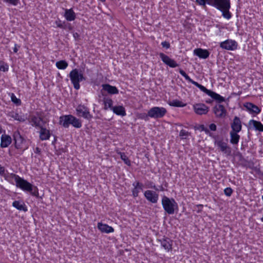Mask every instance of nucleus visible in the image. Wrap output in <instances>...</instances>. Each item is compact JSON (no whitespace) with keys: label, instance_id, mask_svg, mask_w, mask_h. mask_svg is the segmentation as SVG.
I'll return each instance as SVG.
<instances>
[{"label":"nucleus","instance_id":"nucleus-1","mask_svg":"<svg viewBox=\"0 0 263 263\" xmlns=\"http://www.w3.org/2000/svg\"><path fill=\"white\" fill-rule=\"evenodd\" d=\"M179 73L182 76L186 81L188 82L191 83L196 87H197L198 88L200 89V90L204 93H205L206 95H208L209 96L211 97L212 99L215 100L216 102H217L218 103H220L221 102H223L225 101L224 98L221 96L220 95L216 93L215 92H214L211 90H209L207 88H206L203 85L199 84L198 82L194 81L192 79L190 78V77L185 73V72L182 69H179Z\"/></svg>","mask_w":263,"mask_h":263},{"label":"nucleus","instance_id":"nucleus-2","mask_svg":"<svg viewBox=\"0 0 263 263\" xmlns=\"http://www.w3.org/2000/svg\"><path fill=\"white\" fill-rule=\"evenodd\" d=\"M212 6L222 12V15L227 20L231 18L232 15L230 12L231 3L230 0H211L210 2Z\"/></svg>","mask_w":263,"mask_h":263},{"label":"nucleus","instance_id":"nucleus-3","mask_svg":"<svg viewBox=\"0 0 263 263\" xmlns=\"http://www.w3.org/2000/svg\"><path fill=\"white\" fill-rule=\"evenodd\" d=\"M59 124L65 128H68L71 125L75 128H80L82 125L81 120L71 115L61 116Z\"/></svg>","mask_w":263,"mask_h":263},{"label":"nucleus","instance_id":"nucleus-4","mask_svg":"<svg viewBox=\"0 0 263 263\" xmlns=\"http://www.w3.org/2000/svg\"><path fill=\"white\" fill-rule=\"evenodd\" d=\"M16 186L24 191L29 192L33 196L36 197L39 196L37 187L20 177L16 184Z\"/></svg>","mask_w":263,"mask_h":263},{"label":"nucleus","instance_id":"nucleus-5","mask_svg":"<svg viewBox=\"0 0 263 263\" xmlns=\"http://www.w3.org/2000/svg\"><path fill=\"white\" fill-rule=\"evenodd\" d=\"M69 77L74 88L76 90H79L80 88V82L86 80L83 73L81 71L80 72L79 69L77 68L72 69L70 72Z\"/></svg>","mask_w":263,"mask_h":263},{"label":"nucleus","instance_id":"nucleus-6","mask_svg":"<svg viewBox=\"0 0 263 263\" xmlns=\"http://www.w3.org/2000/svg\"><path fill=\"white\" fill-rule=\"evenodd\" d=\"M162 205L164 211L168 214H173L175 209L178 208L177 203L174 198L164 196L162 199Z\"/></svg>","mask_w":263,"mask_h":263},{"label":"nucleus","instance_id":"nucleus-7","mask_svg":"<svg viewBox=\"0 0 263 263\" xmlns=\"http://www.w3.org/2000/svg\"><path fill=\"white\" fill-rule=\"evenodd\" d=\"M212 138L214 139V144L218 147V149L227 156L232 154L231 148L228 144L223 141L222 139H219L217 136H213Z\"/></svg>","mask_w":263,"mask_h":263},{"label":"nucleus","instance_id":"nucleus-8","mask_svg":"<svg viewBox=\"0 0 263 263\" xmlns=\"http://www.w3.org/2000/svg\"><path fill=\"white\" fill-rule=\"evenodd\" d=\"M13 137L14 141V146L16 149H20L24 151L28 148V146L26 144V140L21 135L18 131H15L13 133Z\"/></svg>","mask_w":263,"mask_h":263},{"label":"nucleus","instance_id":"nucleus-9","mask_svg":"<svg viewBox=\"0 0 263 263\" xmlns=\"http://www.w3.org/2000/svg\"><path fill=\"white\" fill-rule=\"evenodd\" d=\"M167 112L166 109L163 107H153L148 110L149 117L159 119L163 117Z\"/></svg>","mask_w":263,"mask_h":263},{"label":"nucleus","instance_id":"nucleus-10","mask_svg":"<svg viewBox=\"0 0 263 263\" xmlns=\"http://www.w3.org/2000/svg\"><path fill=\"white\" fill-rule=\"evenodd\" d=\"M77 115L87 120H90L92 116L90 114L89 109L83 105H79L76 108Z\"/></svg>","mask_w":263,"mask_h":263},{"label":"nucleus","instance_id":"nucleus-11","mask_svg":"<svg viewBox=\"0 0 263 263\" xmlns=\"http://www.w3.org/2000/svg\"><path fill=\"white\" fill-rule=\"evenodd\" d=\"M238 46L237 43L232 40H227L220 43V47L223 49L227 50H235Z\"/></svg>","mask_w":263,"mask_h":263},{"label":"nucleus","instance_id":"nucleus-12","mask_svg":"<svg viewBox=\"0 0 263 263\" xmlns=\"http://www.w3.org/2000/svg\"><path fill=\"white\" fill-rule=\"evenodd\" d=\"M213 112L216 117L224 118L227 116V111L223 105L221 104L216 105L213 108Z\"/></svg>","mask_w":263,"mask_h":263},{"label":"nucleus","instance_id":"nucleus-13","mask_svg":"<svg viewBox=\"0 0 263 263\" xmlns=\"http://www.w3.org/2000/svg\"><path fill=\"white\" fill-rule=\"evenodd\" d=\"M193 109L195 112L199 115H206L209 110V107L203 103L195 104Z\"/></svg>","mask_w":263,"mask_h":263},{"label":"nucleus","instance_id":"nucleus-14","mask_svg":"<svg viewBox=\"0 0 263 263\" xmlns=\"http://www.w3.org/2000/svg\"><path fill=\"white\" fill-rule=\"evenodd\" d=\"M144 196L148 201L153 203H157L159 199L158 194L151 190L145 191Z\"/></svg>","mask_w":263,"mask_h":263},{"label":"nucleus","instance_id":"nucleus-15","mask_svg":"<svg viewBox=\"0 0 263 263\" xmlns=\"http://www.w3.org/2000/svg\"><path fill=\"white\" fill-rule=\"evenodd\" d=\"M159 57L162 62L170 67L175 68L178 66V64L174 60L171 59L168 56L165 55L164 53H160Z\"/></svg>","mask_w":263,"mask_h":263},{"label":"nucleus","instance_id":"nucleus-16","mask_svg":"<svg viewBox=\"0 0 263 263\" xmlns=\"http://www.w3.org/2000/svg\"><path fill=\"white\" fill-rule=\"evenodd\" d=\"M29 122L32 126L39 128L43 127L42 124H44L45 123L43 118L34 115L30 117Z\"/></svg>","mask_w":263,"mask_h":263},{"label":"nucleus","instance_id":"nucleus-17","mask_svg":"<svg viewBox=\"0 0 263 263\" xmlns=\"http://www.w3.org/2000/svg\"><path fill=\"white\" fill-rule=\"evenodd\" d=\"M231 127L232 128L231 131L236 132H239L241 131L242 128L241 121L240 118L237 116H235L231 124Z\"/></svg>","mask_w":263,"mask_h":263},{"label":"nucleus","instance_id":"nucleus-18","mask_svg":"<svg viewBox=\"0 0 263 263\" xmlns=\"http://www.w3.org/2000/svg\"><path fill=\"white\" fill-rule=\"evenodd\" d=\"M243 106L250 114L257 115L260 113L261 111L257 106L251 102H247L244 104Z\"/></svg>","mask_w":263,"mask_h":263},{"label":"nucleus","instance_id":"nucleus-19","mask_svg":"<svg viewBox=\"0 0 263 263\" xmlns=\"http://www.w3.org/2000/svg\"><path fill=\"white\" fill-rule=\"evenodd\" d=\"M248 125L250 129L263 132V124L259 121L252 119L249 121Z\"/></svg>","mask_w":263,"mask_h":263},{"label":"nucleus","instance_id":"nucleus-20","mask_svg":"<svg viewBox=\"0 0 263 263\" xmlns=\"http://www.w3.org/2000/svg\"><path fill=\"white\" fill-rule=\"evenodd\" d=\"M40 130L39 132V137L40 139L42 141H45L49 140L50 136L51 134L50 130L44 127L43 126L41 127Z\"/></svg>","mask_w":263,"mask_h":263},{"label":"nucleus","instance_id":"nucleus-21","mask_svg":"<svg viewBox=\"0 0 263 263\" xmlns=\"http://www.w3.org/2000/svg\"><path fill=\"white\" fill-rule=\"evenodd\" d=\"M98 229L102 232L105 233H110L114 232V229L106 224H103L102 222H99L97 226Z\"/></svg>","mask_w":263,"mask_h":263},{"label":"nucleus","instance_id":"nucleus-22","mask_svg":"<svg viewBox=\"0 0 263 263\" xmlns=\"http://www.w3.org/2000/svg\"><path fill=\"white\" fill-rule=\"evenodd\" d=\"M102 90L107 91L109 94L115 95L119 93V90L114 86H111L108 84H103L102 85Z\"/></svg>","mask_w":263,"mask_h":263},{"label":"nucleus","instance_id":"nucleus-23","mask_svg":"<svg viewBox=\"0 0 263 263\" xmlns=\"http://www.w3.org/2000/svg\"><path fill=\"white\" fill-rule=\"evenodd\" d=\"M194 53L200 58L206 59L209 57L210 52L206 49L197 48L194 50Z\"/></svg>","mask_w":263,"mask_h":263},{"label":"nucleus","instance_id":"nucleus-24","mask_svg":"<svg viewBox=\"0 0 263 263\" xmlns=\"http://www.w3.org/2000/svg\"><path fill=\"white\" fill-rule=\"evenodd\" d=\"M12 142L11 137L6 134L2 135L1 136V147L2 148L7 147Z\"/></svg>","mask_w":263,"mask_h":263},{"label":"nucleus","instance_id":"nucleus-25","mask_svg":"<svg viewBox=\"0 0 263 263\" xmlns=\"http://www.w3.org/2000/svg\"><path fill=\"white\" fill-rule=\"evenodd\" d=\"M133 186L134 187L132 190L133 196L137 197L138 196L140 191L142 190L143 184L139 181H136L133 183Z\"/></svg>","mask_w":263,"mask_h":263},{"label":"nucleus","instance_id":"nucleus-26","mask_svg":"<svg viewBox=\"0 0 263 263\" xmlns=\"http://www.w3.org/2000/svg\"><path fill=\"white\" fill-rule=\"evenodd\" d=\"M64 16L68 21H73L76 17V13L72 8L69 9H65V14Z\"/></svg>","mask_w":263,"mask_h":263},{"label":"nucleus","instance_id":"nucleus-27","mask_svg":"<svg viewBox=\"0 0 263 263\" xmlns=\"http://www.w3.org/2000/svg\"><path fill=\"white\" fill-rule=\"evenodd\" d=\"M12 206L19 211L27 212L28 209L24 202L22 201L15 200L13 202Z\"/></svg>","mask_w":263,"mask_h":263},{"label":"nucleus","instance_id":"nucleus-28","mask_svg":"<svg viewBox=\"0 0 263 263\" xmlns=\"http://www.w3.org/2000/svg\"><path fill=\"white\" fill-rule=\"evenodd\" d=\"M161 246L167 251L172 249V241L168 238H165L160 240Z\"/></svg>","mask_w":263,"mask_h":263},{"label":"nucleus","instance_id":"nucleus-29","mask_svg":"<svg viewBox=\"0 0 263 263\" xmlns=\"http://www.w3.org/2000/svg\"><path fill=\"white\" fill-rule=\"evenodd\" d=\"M112 110L115 114L124 117L126 116V111L123 106H115L112 108Z\"/></svg>","mask_w":263,"mask_h":263},{"label":"nucleus","instance_id":"nucleus-30","mask_svg":"<svg viewBox=\"0 0 263 263\" xmlns=\"http://www.w3.org/2000/svg\"><path fill=\"white\" fill-rule=\"evenodd\" d=\"M238 133L234 131L230 132V143L231 144L233 145L238 144L240 139V136L238 134Z\"/></svg>","mask_w":263,"mask_h":263},{"label":"nucleus","instance_id":"nucleus-31","mask_svg":"<svg viewBox=\"0 0 263 263\" xmlns=\"http://www.w3.org/2000/svg\"><path fill=\"white\" fill-rule=\"evenodd\" d=\"M4 178L5 180H7L9 182L12 183V180L14 179L16 183L18 179L20 178V176L17 175H16L13 173L7 174L4 176Z\"/></svg>","mask_w":263,"mask_h":263},{"label":"nucleus","instance_id":"nucleus-32","mask_svg":"<svg viewBox=\"0 0 263 263\" xmlns=\"http://www.w3.org/2000/svg\"><path fill=\"white\" fill-rule=\"evenodd\" d=\"M103 103L104 104V109L105 110H107L108 108L112 110V108L114 107L112 106L113 101L112 99L109 98H104Z\"/></svg>","mask_w":263,"mask_h":263},{"label":"nucleus","instance_id":"nucleus-33","mask_svg":"<svg viewBox=\"0 0 263 263\" xmlns=\"http://www.w3.org/2000/svg\"><path fill=\"white\" fill-rule=\"evenodd\" d=\"M168 104L171 106L182 107L186 106V104L182 101L175 99L172 101H169Z\"/></svg>","mask_w":263,"mask_h":263},{"label":"nucleus","instance_id":"nucleus-34","mask_svg":"<svg viewBox=\"0 0 263 263\" xmlns=\"http://www.w3.org/2000/svg\"><path fill=\"white\" fill-rule=\"evenodd\" d=\"M9 116L14 120L19 121L20 122H24L26 120L23 116L19 115V114L16 112H10Z\"/></svg>","mask_w":263,"mask_h":263},{"label":"nucleus","instance_id":"nucleus-35","mask_svg":"<svg viewBox=\"0 0 263 263\" xmlns=\"http://www.w3.org/2000/svg\"><path fill=\"white\" fill-rule=\"evenodd\" d=\"M55 65L59 69H65L68 64V63L65 60H61L56 62Z\"/></svg>","mask_w":263,"mask_h":263},{"label":"nucleus","instance_id":"nucleus-36","mask_svg":"<svg viewBox=\"0 0 263 263\" xmlns=\"http://www.w3.org/2000/svg\"><path fill=\"white\" fill-rule=\"evenodd\" d=\"M120 157L124 162L127 165L130 166L131 165L130 161L129 160L127 156L124 153H120Z\"/></svg>","mask_w":263,"mask_h":263},{"label":"nucleus","instance_id":"nucleus-37","mask_svg":"<svg viewBox=\"0 0 263 263\" xmlns=\"http://www.w3.org/2000/svg\"><path fill=\"white\" fill-rule=\"evenodd\" d=\"M211 0H196V2L200 6H205L206 4L210 5Z\"/></svg>","mask_w":263,"mask_h":263},{"label":"nucleus","instance_id":"nucleus-38","mask_svg":"<svg viewBox=\"0 0 263 263\" xmlns=\"http://www.w3.org/2000/svg\"><path fill=\"white\" fill-rule=\"evenodd\" d=\"M12 101L15 103L16 105H20L21 104V101L20 99H17L15 96L12 93L11 96Z\"/></svg>","mask_w":263,"mask_h":263},{"label":"nucleus","instance_id":"nucleus-39","mask_svg":"<svg viewBox=\"0 0 263 263\" xmlns=\"http://www.w3.org/2000/svg\"><path fill=\"white\" fill-rule=\"evenodd\" d=\"M190 135V133L187 131H186L184 129H182L180 130L179 133L180 137H181L182 139H186L187 136Z\"/></svg>","mask_w":263,"mask_h":263},{"label":"nucleus","instance_id":"nucleus-40","mask_svg":"<svg viewBox=\"0 0 263 263\" xmlns=\"http://www.w3.org/2000/svg\"><path fill=\"white\" fill-rule=\"evenodd\" d=\"M146 186L148 188L154 189L155 191H158L159 189L156 187L155 184L152 181H148L146 183Z\"/></svg>","mask_w":263,"mask_h":263},{"label":"nucleus","instance_id":"nucleus-41","mask_svg":"<svg viewBox=\"0 0 263 263\" xmlns=\"http://www.w3.org/2000/svg\"><path fill=\"white\" fill-rule=\"evenodd\" d=\"M199 129H200L201 131H204L206 134H209L210 136L212 137L214 135L211 133H210L209 130L205 127L204 125L202 124L199 126Z\"/></svg>","mask_w":263,"mask_h":263},{"label":"nucleus","instance_id":"nucleus-42","mask_svg":"<svg viewBox=\"0 0 263 263\" xmlns=\"http://www.w3.org/2000/svg\"><path fill=\"white\" fill-rule=\"evenodd\" d=\"M3 2L13 6H16L19 3V0H3Z\"/></svg>","mask_w":263,"mask_h":263},{"label":"nucleus","instance_id":"nucleus-43","mask_svg":"<svg viewBox=\"0 0 263 263\" xmlns=\"http://www.w3.org/2000/svg\"><path fill=\"white\" fill-rule=\"evenodd\" d=\"M233 190L231 187H227L224 190V193L227 196H231Z\"/></svg>","mask_w":263,"mask_h":263},{"label":"nucleus","instance_id":"nucleus-44","mask_svg":"<svg viewBox=\"0 0 263 263\" xmlns=\"http://www.w3.org/2000/svg\"><path fill=\"white\" fill-rule=\"evenodd\" d=\"M55 24L58 27L62 28V29H65L66 26L65 25V22L62 23L61 21L58 20L55 21Z\"/></svg>","mask_w":263,"mask_h":263},{"label":"nucleus","instance_id":"nucleus-45","mask_svg":"<svg viewBox=\"0 0 263 263\" xmlns=\"http://www.w3.org/2000/svg\"><path fill=\"white\" fill-rule=\"evenodd\" d=\"M148 117H149L148 116V112H147V114H146L145 113H143V114H140L139 115V118H140L141 119L145 120V121L148 120V119H149Z\"/></svg>","mask_w":263,"mask_h":263},{"label":"nucleus","instance_id":"nucleus-46","mask_svg":"<svg viewBox=\"0 0 263 263\" xmlns=\"http://www.w3.org/2000/svg\"><path fill=\"white\" fill-rule=\"evenodd\" d=\"M0 68V71L5 72L8 70V65L7 64H6L5 65H3V64H1Z\"/></svg>","mask_w":263,"mask_h":263},{"label":"nucleus","instance_id":"nucleus-47","mask_svg":"<svg viewBox=\"0 0 263 263\" xmlns=\"http://www.w3.org/2000/svg\"><path fill=\"white\" fill-rule=\"evenodd\" d=\"M6 174L5 167L0 164V176L4 177Z\"/></svg>","mask_w":263,"mask_h":263},{"label":"nucleus","instance_id":"nucleus-48","mask_svg":"<svg viewBox=\"0 0 263 263\" xmlns=\"http://www.w3.org/2000/svg\"><path fill=\"white\" fill-rule=\"evenodd\" d=\"M161 45L163 48L168 49L170 47V44L167 41H164L161 43Z\"/></svg>","mask_w":263,"mask_h":263},{"label":"nucleus","instance_id":"nucleus-49","mask_svg":"<svg viewBox=\"0 0 263 263\" xmlns=\"http://www.w3.org/2000/svg\"><path fill=\"white\" fill-rule=\"evenodd\" d=\"M209 128L212 131H216L217 129V126L214 123H212L210 124Z\"/></svg>","mask_w":263,"mask_h":263},{"label":"nucleus","instance_id":"nucleus-50","mask_svg":"<svg viewBox=\"0 0 263 263\" xmlns=\"http://www.w3.org/2000/svg\"><path fill=\"white\" fill-rule=\"evenodd\" d=\"M20 48V46L17 44H15L14 47L13 48V52L16 53L18 51V48Z\"/></svg>","mask_w":263,"mask_h":263},{"label":"nucleus","instance_id":"nucleus-51","mask_svg":"<svg viewBox=\"0 0 263 263\" xmlns=\"http://www.w3.org/2000/svg\"><path fill=\"white\" fill-rule=\"evenodd\" d=\"M34 153H36V154H37L39 155H40L41 154V149L38 147H36L35 149H34Z\"/></svg>","mask_w":263,"mask_h":263},{"label":"nucleus","instance_id":"nucleus-52","mask_svg":"<svg viewBox=\"0 0 263 263\" xmlns=\"http://www.w3.org/2000/svg\"><path fill=\"white\" fill-rule=\"evenodd\" d=\"M73 36L75 40H77L79 37V34L78 33L75 32L73 34Z\"/></svg>","mask_w":263,"mask_h":263},{"label":"nucleus","instance_id":"nucleus-53","mask_svg":"<svg viewBox=\"0 0 263 263\" xmlns=\"http://www.w3.org/2000/svg\"><path fill=\"white\" fill-rule=\"evenodd\" d=\"M158 189H159V191H164V189L163 188V187L162 185L160 186L159 187Z\"/></svg>","mask_w":263,"mask_h":263},{"label":"nucleus","instance_id":"nucleus-54","mask_svg":"<svg viewBox=\"0 0 263 263\" xmlns=\"http://www.w3.org/2000/svg\"><path fill=\"white\" fill-rule=\"evenodd\" d=\"M100 1L102 2H104V0H100Z\"/></svg>","mask_w":263,"mask_h":263},{"label":"nucleus","instance_id":"nucleus-55","mask_svg":"<svg viewBox=\"0 0 263 263\" xmlns=\"http://www.w3.org/2000/svg\"><path fill=\"white\" fill-rule=\"evenodd\" d=\"M198 206H202V204H199V205H198Z\"/></svg>","mask_w":263,"mask_h":263},{"label":"nucleus","instance_id":"nucleus-56","mask_svg":"<svg viewBox=\"0 0 263 263\" xmlns=\"http://www.w3.org/2000/svg\"><path fill=\"white\" fill-rule=\"evenodd\" d=\"M262 200H263V196H262Z\"/></svg>","mask_w":263,"mask_h":263}]
</instances>
